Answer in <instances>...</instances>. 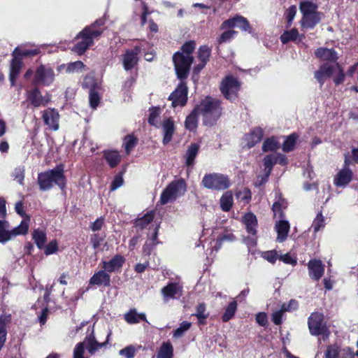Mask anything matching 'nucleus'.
<instances>
[{
  "mask_svg": "<svg viewBox=\"0 0 358 358\" xmlns=\"http://www.w3.org/2000/svg\"><path fill=\"white\" fill-rule=\"evenodd\" d=\"M195 48L194 41H187L181 47V50L176 52L173 56L176 73L180 80L186 79L189 75L190 66L194 60L192 53Z\"/></svg>",
  "mask_w": 358,
  "mask_h": 358,
  "instance_id": "f257e3e1",
  "label": "nucleus"
},
{
  "mask_svg": "<svg viewBox=\"0 0 358 358\" xmlns=\"http://www.w3.org/2000/svg\"><path fill=\"white\" fill-rule=\"evenodd\" d=\"M196 108L203 116V122L206 125L213 124L222 113L220 101L210 96L206 97Z\"/></svg>",
  "mask_w": 358,
  "mask_h": 358,
  "instance_id": "f03ea898",
  "label": "nucleus"
},
{
  "mask_svg": "<svg viewBox=\"0 0 358 358\" xmlns=\"http://www.w3.org/2000/svg\"><path fill=\"white\" fill-rule=\"evenodd\" d=\"M38 182L40 189L42 190L50 189L53 187V184L58 185L62 189L64 188L65 178L63 166L59 164L50 171L40 173Z\"/></svg>",
  "mask_w": 358,
  "mask_h": 358,
  "instance_id": "7ed1b4c3",
  "label": "nucleus"
},
{
  "mask_svg": "<svg viewBox=\"0 0 358 358\" xmlns=\"http://www.w3.org/2000/svg\"><path fill=\"white\" fill-rule=\"evenodd\" d=\"M103 25V20H98L94 24L84 29L77 36L78 43L75 45L73 50L78 55H82L90 45L93 44L94 38H98L101 31L94 29V25Z\"/></svg>",
  "mask_w": 358,
  "mask_h": 358,
  "instance_id": "20e7f679",
  "label": "nucleus"
},
{
  "mask_svg": "<svg viewBox=\"0 0 358 358\" xmlns=\"http://www.w3.org/2000/svg\"><path fill=\"white\" fill-rule=\"evenodd\" d=\"M30 218H24L20 224L11 230H9V224L6 220H0V243H6L13 240L16 236L25 235L28 232Z\"/></svg>",
  "mask_w": 358,
  "mask_h": 358,
  "instance_id": "39448f33",
  "label": "nucleus"
},
{
  "mask_svg": "<svg viewBox=\"0 0 358 358\" xmlns=\"http://www.w3.org/2000/svg\"><path fill=\"white\" fill-rule=\"evenodd\" d=\"M186 190L187 185L183 179L173 180L163 190L159 201L162 204L173 202L184 195Z\"/></svg>",
  "mask_w": 358,
  "mask_h": 358,
  "instance_id": "423d86ee",
  "label": "nucleus"
},
{
  "mask_svg": "<svg viewBox=\"0 0 358 358\" xmlns=\"http://www.w3.org/2000/svg\"><path fill=\"white\" fill-rule=\"evenodd\" d=\"M202 185L210 189L223 190L230 186L228 176L221 173H209L203 176Z\"/></svg>",
  "mask_w": 358,
  "mask_h": 358,
  "instance_id": "0eeeda50",
  "label": "nucleus"
},
{
  "mask_svg": "<svg viewBox=\"0 0 358 358\" xmlns=\"http://www.w3.org/2000/svg\"><path fill=\"white\" fill-rule=\"evenodd\" d=\"M308 328L313 336H322V339H327L330 334L326 323L324 322V316L319 313H313L308 318Z\"/></svg>",
  "mask_w": 358,
  "mask_h": 358,
  "instance_id": "6e6552de",
  "label": "nucleus"
},
{
  "mask_svg": "<svg viewBox=\"0 0 358 358\" xmlns=\"http://www.w3.org/2000/svg\"><path fill=\"white\" fill-rule=\"evenodd\" d=\"M240 87V82L236 78L229 76L222 81L220 90L227 99L234 101L238 96Z\"/></svg>",
  "mask_w": 358,
  "mask_h": 358,
  "instance_id": "1a4fd4ad",
  "label": "nucleus"
},
{
  "mask_svg": "<svg viewBox=\"0 0 358 358\" xmlns=\"http://www.w3.org/2000/svg\"><path fill=\"white\" fill-rule=\"evenodd\" d=\"M180 83L177 88L169 96V100L172 101L173 107L183 106L187 99V87L183 80H180Z\"/></svg>",
  "mask_w": 358,
  "mask_h": 358,
  "instance_id": "9d476101",
  "label": "nucleus"
},
{
  "mask_svg": "<svg viewBox=\"0 0 358 358\" xmlns=\"http://www.w3.org/2000/svg\"><path fill=\"white\" fill-rule=\"evenodd\" d=\"M348 159L345 157V166L338 171L334 178V184L338 187H346L352 180L353 173L348 167Z\"/></svg>",
  "mask_w": 358,
  "mask_h": 358,
  "instance_id": "9b49d317",
  "label": "nucleus"
},
{
  "mask_svg": "<svg viewBox=\"0 0 358 358\" xmlns=\"http://www.w3.org/2000/svg\"><path fill=\"white\" fill-rule=\"evenodd\" d=\"M54 79L55 73L50 67L41 65L37 68L34 77L36 83L48 85L53 82Z\"/></svg>",
  "mask_w": 358,
  "mask_h": 358,
  "instance_id": "f8f14e48",
  "label": "nucleus"
},
{
  "mask_svg": "<svg viewBox=\"0 0 358 358\" xmlns=\"http://www.w3.org/2000/svg\"><path fill=\"white\" fill-rule=\"evenodd\" d=\"M163 300L167 303L170 299H178L182 294V287L178 282H170L161 289Z\"/></svg>",
  "mask_w": 358,
  "mask_h": 358,
  "instance_id": "ddd939ff",
  "label": "nucleus"
},
{
  "mask_svg": "<svg viewBox=\"0 0 358 358\" xmlns=\"http://www.w3.org/2000/svg\"><path fill=\"white\" fill-rule=\"evenodd\" d=\"M12 56L13 59L10 62V80L12 85H13L22 66V58L18 55V48H15L12 53Z\"/></svg>",
  "mask_w": 358,
  "mask_h": 358,
  "instance_id": "4468645a",
  "label": "nucleus"
},
{
  "mask_svg": "<svg viewBox=\"0 0 358 358\" xmlns=\"http://www.w3.org/2000/svg\"><path fill=\"white\" fill-rule=\"evenodd\" d=\"M111 335V331H110L107 334V338L105 342L99 343L94 335V330L92 331L91 334L87 336L85 341L84 345H86L87 350L90 355H94L99 349L104 347L106 343L108 342L109 337Z\"/></svg>",
  "mask_w": 358,
  "mask_h": 358,
  "instance_id": "2eb2a0df",
  "label": "nucleus"
},
{
  "mask_svg": "<svg viewBox=\"0 0 358 358\" xmlns=\"http://www.w3.org/2000/svg\"><path fill=\"white\" fill-rule=\"evenodd\" d=\"M141 49L136 47L134 50L126 51L123 55L122 62L124 68L126 71L133 69L138 63V55L140 53Z\"/></svg>",
  "mask_w": 358,
  "mask_h": 358,
  "instance_id": "dca6fc26",
  "label": "nucleus"
},
{
  "mask_svg": "<svg viewBox=\"0 0 358 358\" xmlns=\"http://www.w3.org/2000/svg\"><path fill=\"white\" fill-rule=\"evenodd\" d=\"M308 268L310 277L318 280L323 275L324 272V266L320 260L312 259L308 264Z\"/></svg>",
  "mask_w": 358,
  "mask_h": 358,
  "instance_id": "f3484780",
  "label": "nucleus"
},
{
  "mask_svg": "<svg viewBox=\"0 0 358 358\" xmlns=\"http://www.w3.org/2000/svg\"><path fill=\"white\" fill-rule=\"evenodd\" d=\"M89 284L91 285L109 287L110 285V276L104 269L100 270L94 273L90 278Z\"/></svg>",
  "mask_w": 358,
  "mask_h": 358,
  "instance_id": "a211bd4d",
  "label": "nucleus"
},
{
  "mask_svg": "<svg viewBox=\"0 0 358 358\" xmlns=\"http://www.w3.org/2000/svg\"><path fill=\"white\" fill-rule=\"evenodd\" d=\"M334 71L335 66L329 64H324L315 72V78L322 86L325 80L333 75Z\"/></svg>",
  "mask_w": 358,
  "mask_h": 358,
  "instance_id": "6ab92c4d",
  "label": "nucleus"
},
{
  "mask_svg": "<svg viewBox=\"0 0 358 358\" xmlns=\"http://www.w3.org/2000/svg\"><path fill=\"white\" fill-rule=\"evenodd\" d=\"M43 118L45 123L52 129H59V115L55 109L48 108L43 112Z\"/></svg>",
  "mask_w": 358,
  "mask_h": 358,
  "instance_id": "aec40b11",
  "label": "nucleus"
},
{
  "mask_svg": "<svg viewBox=\"0 0 358 358\" xmlns=\"http://www.w3.org/2000/svg\"><path fill=\"white\" fill-rule=\"evenodd\" d=\"M264 131L262 129L257 127L252 130L250 133L245 135L243 141L245 146L251 148L259 143L263 138Z\"/></svg>",
  "mask_w": 358,
  "mask_h": 358,
  "instance_id": "412c9836",
  "label": "nucleus"
},
{
  "mask_svg": "<svg viewBox=\"0 0 358 358\" xmlns=\"http://www.w3.org/2000/svg\"><path fill=\"white\" fill-rule=\"evenodd\" d=\"M124 262V257L117 255L109 261H102V268L107 272H115L122 266Z\"/></svg>",
  "mask_w": 358,
  "mask_h": 358,
  "instance_id": "4be33fe9",
  "label": "nucleus"
},
{
  "mask_svg": "<svg viewBox=\"0 0 358 358\" xmlns=\"http://www.w3.org/2000/svg\"><path fill=\"white\" fill-rule=\"evenodd\" d=\"M28 99L34 107H39L47 104L50 97L48 94L43 96L38 90L34 89L28 92Z\"/></svg>",
  "mask_w": 358,
  "mask_h": 358,
  "instance_id": "5701e85b",
  "label": "nucleus"
},
{
  "mask_svg": "<svg viewBox=\"0 0 358 358\" xmlns=\"http://www.w3.org/2000/svg\"><path fill=\"white\" fill-rule=\"evenodd\" d=\"M200 150V145L199 143H191L187 148L184 155L185 165L191 167L194 164V159L197 156Z\"/></svg>",
  "mask_w": 358,
  "mask_h": 358,
  "instance_id": "b1692460",
  "label": "nucleus"
},
{
  "mask_svg": "<svg viewBox=\"0 0 358 358\" xmlns=\"http://www.w3.org/2000/svg\"><path fill=\"white\" fill-rule=\"evenodd\" d=\"M315 55L317 57L323 61L336 62L338 59L336 52L332 48H317Z\"/></svg>",
  "mask_w": 358,
  "mask_h": 358,
  "instance_id": "393cba45",
  "label": "nucleus"
},
{
  "mask_svg": "<svg viewBox=\"0 0 358 358\" xmlns=\"http://www.w3.org/2000/svg\"><path fill=\"white\" fill-rule=\"evenodd\" d=\"M289 228V223L287 220H282L275 223V229L278 234L277 241L281 243L286 240Z\"/></svg>",
  "mask_w": 358,
  "mask_h": 358,
  "instance_id": "a878e982",
  "label": "nucleus"
},
{
  "mask_svg": "<svg viewBox=\"0 0 358 358\" xmlns=\"http://www.w3.org/2000/svg\"><path fill=\"white\" fill-rule=\"evenodd\" d=\"M164 133L163 143L168 144L172 139L175 131L174 122L171 118L164 119L162 123Z\"/></svg>",
  "mask_w": 358,
  "mask_h": 358,
  "instance_id": "bb28decb",
  "label": "nucleus"
},
{
  "mask_svg": "<svg viewBox=\"0 0 358 358\" xmlns=\"http://www.w3.org/2000/svg\"><path fill=\"white\" fill-rule=\"evenodd\" d=\"M320 20V13H315L310 15H303L301 23L303 28L312 29L313 28Z\"/></svg>",
  "mask_w": 358,
  "mask_h": 358,
  "instance_id": "cd10ccee",
  "label": "nucleus"
},
{
  "mask_svg": "<svg viewBox=\"0 0 358 358\" xmlns=\"http://www.w3.org/2000/svg\"><path fill=\"white\" fill-rule=\"evenodd\" d=\"M243 222L246 227L248 232L253 236L255 235L257 223L256 216L250 213H247L243 216Z\"/></svg>",
  "mask_w": 358,
  "mask_h": 358,
  "instance_id": "c85d7f7f",
  "label": "nucleus"
},
{
  "mask_svg": "<svg viewBox=\"0 0 358 358\" xmlns=\"http://www.w3.org/2000/svg\"><path fill=\"white\" fill-rule=\"evenodd\" d=\"M303 36H300L297 29H292L289 31H285L280 36V41L282 43H287L289 41H301Z\"/></svg>",
  "mask_w": 358,
  "mask_h": 358,
  "instance_id": "c756f323",
  "label": "nucleus"
},
{
  "mask_svg": "<svg viewBox=\"0 0 358 358\" xmlns=\"http://www.w3.org/2000/svg\"><path fill=\"white\" fill-rule=\"evenodd\" d=\"M104 158L111 168L115 167L121 160V156L117 151L108 150L103 153Z\"/></svg>",
  "mask_w": 358,
  "mask_h": 358,
  "instance_id": "7c9ffc66",
  "label": "nucleus"
},
{
  "mask_svg": "<svg viewBox=\"0 0 358 358\" xmlns=\"http://www.w3.org/2000/svg\"><path fill=\"white\" fill-rule=\"evenodd\" d=\"M154 217L155 213L153 211L148 212L143 217L137 219L136 220L135 224L141 229L147 228L148 226L153 222Z\"/></svg>",
  "mask_w": 358,
  "mask_h": 358,
  "instance_id": "2f4dec72",
  "label": "nucleus"
},
{
  "mask_svg": "<svg viewBox=\"0 0 358 358\" xmlns=\"http://www.w3.org/2000/svg\"><path fill=\"white\" fill-rule=\"evenodd\" d=\"M124 320L129 324H136L141 320L146 321V317L144 313H138L136 310H131L124 315Z\"/></svg>",
  "mask_w": 358,
  "mask_h": 358,
  "instance_id": "473e14b6",
  "label": "nucleus"
},
{
  "mask_svg": "<svg viewBox=\"0 0 358 358\" xmlns=\"http://www.w3.org/2000/svg\"><path fill=\"white\" fill-rule=\"evenodd\" d=\"M199 114V110H196V108H195L187 117L185 122L186 129L189 130H194L196 128Z\"/></svg>",
  "mask_w": 358,
  "mask_h": 358,
  "instance_id": "72a5a7b5",
  "label": "nucleus"
},
{
  "mask_svg": "<svg viewBox=\"0 0 358 358\" xmlns=\"http://www.w3.org/2000/svg\"><path fill=\"white\" fill-rule=\"evenodd\" d=\"M173 346L170 343H163L156 358H172Z\"/></svg>",
  "mask_w": 358,
  "mask_h": 358,
  "instance_id": "f704fd0d",
  "label": "nucleus"
},
{
  "mask_svg": "<svg viewBox=\"0 0 358 358\" xmlns=\"http://www.w3.org/2000/svg\"><path fill=\"white\" fill-rule=\"evenodd\" d=\"M32 238L38 248L41 249L44 247L47 240L46 234L44 231L39 229L34 230Z\"/></svg>",
  "mask_w": 358,
  "mask_h": 358,
  "instance_id": "c9c22d12",
  "label": "nucleus"
},
{
  "mask_svg": "<svg viewBox=\"0 0 358 358\" xmlns=\"http://www.w3.org/2000/svg\"><path fill=\"white\" fill-rule=\"evenodd\" d=\"M233 205V196L231 192H226L220 199V207L224 211H229Z\"/></svg>",
  "mask_w": 358,
  "mask_h": 358,
  "instance_id": "e433bc0d",
  "label": "nucleus"
},
{
  "mask_svg": "<svg viewBox=\"0 0 358 358\" xmlns=\"http://www.w3.org/2000/svg\"><path fill=\"white\" fill-rule=\"evenodd\" d=\"M280 148V143L277 138L271 137L266 139L263 143L264 152L275 151Z\"/></svg>",
  "mask_w": 358,
  "mask_h": 358,
  "instance_id": "4c0bfd02",
  "label": "nucleus"
},
{
  "mask_svg": "<svg viewBox=\"0 0 358 358\" xmlns=\"http://www.w3.org/2000/svg\"><path fill=\"white\" fill-rule=\"evenodd\" d=\"M237 310V302L233 300L225 309V311L222 315V321L226 322L230 320L235 315Z\"/></svg>",
  "mask_w": 358,
  "mask_h": 358,
  "instance_id": "58836bf2",
  "label": "nucleus"
},
{
  "mask_svg": "<svg viewBox=\"0 0 358 358\" xmlns=\"http://www.w3.org/2000/svg\"><path fill=\"white\" fill-rule=\"evenodd\" d=\"M277 162H278V156H277L276 153L266 155L264 158V166L266 171L267 176L270 174L273 165L275 164Z\"/></svg>",
  "mask_w": 358,
  "mask_h": 358,
  "instance_id": "ea45409f",
  "label": "nucleus"
},
{
  "mask_svg": "<svg viewBox=\"0 0 358 358\" xmlns=\"http://www.w3.org/2000/svg\"><path fill=\"white\" fill-rule=\"evenodd\" d=\"M195 315L199 324H204L208 313H206V307L204 303H201L196 306Z\"/></svg>",
  "mask_w": 358,
  "mask_h": 358,
  "instance_id": "a19ab883",
  "label": "nucleus"
},
{
  "mask_svg": "<svg viewBox=\"0 0 358 358\" xmlns=\"http://www.w3.org/2000/svg\"><path fill=\"white\" fill-rule=\"evenodd\" d=\"M317 5L310 1L302 2L300 4V10L303 15H310L315 13H317Z\"/></svg>",
  "mask_w": 358,
  "mask_h": 358,
  "instance_id": "79ce46f5",
  "label": "nucleus"
},
{
  "mask_svg": "<svg viewBox=\"0 0 358 358\" xmlns=\"http://www.w3.org/2000/svg\"><path fill=\"white\" fill-rule=\"evenodd\" d=\"M297 136L294 134L289 135L285 140L282 145V150L284 152H289L292 150L296 144Z\"/></svg>",
  "mask_w": 358,
  "mask_h": 358,
  "instance_id": "37998d69",
  "label": "nucleus"
},
{
  "mask_svg": "<svg viewBox=\"0 0 358 358\" xmlns=\"http://www.w3.org/2000/svg\"><path fill=\"white\" fill-rule=\"evenodd\" d=\"M325 226L324 217L322 215V213L320 212L317 214L316 217L313 220L312 227L315 232L319 231L320 229H323Z\"/></svg>",
  "mask_w": 358,
  "mask_h": 358,
  "instance_id": "c03bdc74",
  "label": "nucleus"
},
{
  "mask_svg": "<svg viewBox=\"0 0 358 358\" xmlns=\"http://www.w3.org/2000/svg\"><path fill=\"white\" fill-rule=\"evenodd\" d=\"M160 109L158 108H153L150 110L148 122L156 127H159L158 117L160 115Z\"/></svg>",
  "mask_w": 358,
  "mask_h": 358,
  "instance_id": "a18cd8bd",
  "label": "nucleus"
},
{
  "mask_svg": "<svg viewBox=\"0 0 358 358\" xmlns=\"http://www.w3.org/2000/svg\"><path fill=\"white\" fill-rule=\"evenodd\" d=\"M286 208V202L283 199H280L277 201H275L273 204V211L274 213L275 217H277L278 215L280 217H282V208Z\"/></svg>",
  "mask_w": 358,
  "mask_h": 358,
  "instance_id": "49530a36",
  "label": "nucleus"
},
{
  "mask_svg": "<svg viewBox=\"0 0 358 358\" xmlns=\"http://www.w3.org/2000/svg\"><path fill=\"white\" fill-rule=\"evenodd\" d=\"M136 142V138L131 135H128L124 138V146L127 154L130 153L131 150L135 147Z\"/></svg>",
  "mask_w": 358,
  "mask_h": 358,
  "instance_id": "de8ad7c7",
  "label": "nucleus"
},
{
  "mask_svg": "<svg viewBox=\"0 0 358 358\" xmlns=\"http://www.w3.org/2000/svg\"><path fill=\"white\" fill-rule=\"evenodd\" d=\"M192 326L191 322L184 321L182 322L178 328H177L174 333L173 337L176 338L182 336L185 331H187Z\"/></svg>",
  "mask_w": 358,
  "mask_h": 358,
  "instance_id": "09e8293b",
  "label": "nucleus"
},
{
  "mask_svg": "<svg viewBox=\"0 0 358 358\" xmlns=\"http://www.w3.org/2000/svg\"><path fill=\"white\" fill-rule=\"evenodd\" d=\"M210 55V49L207 46H201L199 49L198 59L199 62L207 63Z\"/></svg>",
  "mask_w": 358,
  "mask_h": 358,
  "instance_id": "8fccbe9b",
  "label": "nucleus"
},
{
  "mask_svg": "<svg viewBox=\"0 0 358 358\" xmlns=\"http://www.w3.org/2000/svg\"><path fill=\"white\" fill-rule=\"evenodd\" d=\"M236 20V27L241 29L245 31H248L250 30V24L248 20L241 15H237L235 17Z\"/></svg>",
  "mask_w": 358,
  "mask_h": 358,
  "instance_id": "3c124183",
  "label": "nucleus"
},
{
  "mask_svg": "<svg viewBox=\"0 0 358 358\" xmlns=\"http://www.w3.org/2000/svg\"><path fill=\"white\" fill-rule=\"evenodd\" d=\"M155 224H152V225L154 227L153 233L151 235H148V241L152 243V246H155L159 243V241H157V236H158V231L160 227L159 222H154Z\"/></svg>",
  "mask_w": 358,
  "mask_h": 358,
  "instance_id": "603ef678",
  "label": "nucleus"
},
{
  "mask_svg": "<svg viewBox=\"0 0 358 358\" xmlns=\"http://www.w3.org/2000/svg\"><path fill=\"white\" fill-rule=\"evenodd\" d=\"M85 65L80 61H77L74 62L69 63L66 69V71L67 73H74L80 71L83 69H84Z\"/></svg>",
  "mask_w": 358,
  "mask_h": 358,
  "instance_id": "864d4df0",
  "label": "nucleus"
},
{
  "mask_svg": "<svg viewBox=\"0 0 358 358\" xmlns=\"http://www.w3.org/2000/svg\"><path fill=\"white\" fill-rule=\"evenodd\" d=\"M262 257L271 264H274L279 259V254L276 250H269L263 252Z\"/></svg>",
  "mask_w": 358,
  "mask_h": 358,
  "instance_id": "5fc2aeb1",
  "label": "nucleus"
},
{
  "mask_svg": "<svg viewBox=\"0 0 358 358\" xmlns=\"http://www.w3.org/2000/svg\"><path fill=\"white\" fill-rule=\"evenodd\" d=\"M136 350L133 345H129L120 350L119 354L126 358H133L136 354Z\"/></svg>",
  "mask_w": 358,
  "mask_h": 358,
  "instance_id": "6e6d98bb",
  "label": "nucleus"
},
{
  "mask_svg": "<svg viewBox=\"0 0 358 358\" xmlns=\"http://www.w3.org/2000/svg\"><path fill=\"white\" fill-rule=\"evenodd\" d=\"M84 343H78L73 349V358H87L84 356Z\"/></svg>",
  "mask_w": 358,
  "mask_h": 358,
  "instance_id": "4d7b16f0",
  "label": "nucleus"
},
{
  "mask_svg": "<svg viewBox=\"0 0 358 358\" xmlns=\"http://www.w3.org/2000/svg\"><path fill=\"white\" fill-rule=\"evenodd\" d=\"M236 34V31L229 30L224 31L220 37L218 38L217 42L219 44L229 41Z\"/></svg>",
  "mask_w": 358,
  "mask_h": 358,
  "instance_id": "13d9d810",
  "label": "nucleus"
},
{
  "mask_svg": "<svg viewBox=\"0 0 358 358\" xmlns=\"http://www.w3.org/2000/svg\"><path fill=\"white\" fill-rule=\"evenodd\" d=\"M339 352V347L336 345H330L325 352V358H337Z\"/></svg>",
  "mask_w": 358,
  "mask_h": 358,
  "instance_id": "bf43d9fd",
  "label": "nucleus"
},
{
  "mask_svg": "<svg viewBox=\"0 0 358 358\" xmlns=\"http://www.w3.org/2000/svg\"><path fill=\"white\" fill-rule=\"evenodd\" d=\"M296 13V7L295 6H290L286 12V19L287 27H290Z\"/></svg>",
  "mask_w": 358,
  "mask_h": 358,
  "instance_id": "052dcab7",
  "label": "nucleus"
},
{
  "mask_svg": "<svg viewBox=\"0 0 358 358\" xmlns=\"http://www.w3.org/2000/svg\"><path fill=\"white\" fill-rule=\"evenodd\" d=\"M100 97L92 89L90 92V104L92 108H96L99 103Z\"/></svg>",
  "mask_w": 358,
  "mask_h": 358,
  "instance_id": "680f3d73",
  "label": "nucleus"
},
{
  "mask_svg": "<svg viewBox=\"0 0 358 358\" xmlns=\"http://www.w3.org/2000/svg\"><path fill=\"white\" fill-rule=\"evenodd\" d=\"M237 197L241 201H243L244 203H248L251 198L250 191L248 189H244L237 194Z\"/></svg>",
  "mask_w": 358,
  "mask_h": 358,
  "instance_id": "e2e57ef3",
  "label": "nucleus"
},
{
  "mask_svg": "<svg viewBox=\"0 0 358 358\" xmlns=\"http://www.w3.org/2000/svg\"><path fill=\"white\" fill-rule=\"evenodd\" d=\"M279 260L282 261L285 264H291L294 266L296 264V259L293 257L290 253H286L285 255H279Z\"/></svg>",
  "mask_w": 358,
  "mask_h": 358,
  "instance_id": "0e129e2a",
  "label": "nucleus"
},
{
  "mask_svg": "<svg viewBox=\"0 0 358 358\" xmlns=\"http://www.w3.org/2000/svg\"><path fill=\"white\" fill-rule=\"evenodd\" d=\"M18 48V55L19 56L23 59L24 57H32L38 54L39 51L38 49L34 50H22L20 48Z\"/></svg>",
  "mask_w": 358,
  "mask_h": 358,
  "instance_id": "69168bd1",
  "label": "nucleus"
},
{
  "mask_svg": "<svg viewBox=\"0 0 358 358\" xmlns=\"http://www.w3.org/2000/svg\"><path fill=\"white\" fill-rule=\"evenodd\" d=\"M58 250V245L56 241H50L45 248V254L46 255H50L53 253H55Z\"/></svg>",
  "mask_w": 358,
  "mask_h": 358,
  "instance_id": "338daca9",
  "label": "nucleus"
},
{
  "mask_svg": "<svg viewBox=\"0 0 358 358\" xmlns=\"http://www.w3.org/2000/svg\"><path fill=\"white\" fill-rule=\"evenodd\" d=\"M14 177L15 180L19 184L22 185L24 178V169L22 167H18L15 169L14 171Z\"/></svg>",
  "mask_w": 358,
  "mask_h": 358,
  "instance_id": "774afa93",
  "label": "nucleus"
}]
</instances>
